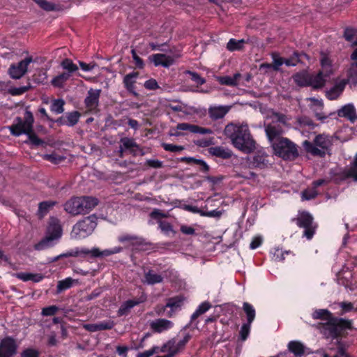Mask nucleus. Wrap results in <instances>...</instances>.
<instances>
[{"instance_id":"nucleus-1","label":"nucleus","mask_w":357,"mask_h":357,"mask_svg":"<svg viewBox=\"0 0 357 357\" xmlns=\"http://www.w3.org/2000/svg\"><path fill=\"white\" fill-rule=\"evenodd\" d=\"M225 135L233 146L245 153L252 152L256 146L247 123H229L225 128Z\"/></svg>"},{"instance_id":"nucleus-2","label":"nucleus","mask_w":357,"mask_h":357,"mask_svg":"<svg viewBox=\"0 0 357 357\" xmlns=\"http://www.w3.org/2000/svg\"><path fill=\"white\" fill-rule=\"evenodd\" d=\"M333 144V139L331 136L320 134L315 137L312 142L305 140L303 142L305 151L316 156L323 157L328 152Z\"/></svg>"},{"instance_id":"nucleus-3","label":"nucleus","mask_w":357,"mask_h":357,"mask_svg":"<svg viewBox=\"0 0 357 357\" xmlns=\"http://www.w3.org/2000/svg\"><path fill=\"white\" fill-rule=\"evenodd\" d=\"M62 236V229L59 221L52 218L47 228V236L40 242L34 245V249L38 251L46 250L54 246Z\"/></svg>"},{"instance_id":"nucleus-4","label":"nucleus","mask_w":357,"mask_h":357,"mask_svg":"<svg viewBox=\"0 0 357 357\" xmlns=\"http://www.w3.org/2000/svg\"><path fill=\"white\" fill-rule=\"evenodd\" d=\"M312 317L315 319H321L326 321L327 323L333 327L332 333L337 335L339 328H351L352 321L351 320L335 318L332 316V314L326 309H319L314 310L312 313Z\"/></svg>"},{"instance_id":"nucleus-5","label":"nucleus","mask_w":357,"mask_h":357,"mask_svg":"<svg viewBox=\"0 0 357 357\" xmlns=\"http://www.w3.org/2000/svg\"><path fill=\"white\" fill-rule=\"evenodd\" d=\"M97 226L96 218L89 216L77 222L73 227L70 236L73 239H83L91 235Z\"/></svg>"},{"instance_id":"nucleus-6","label":"nucleus","mask_w":357,"mask_h":357,"mask_svg":"<svg viewBox=\"0 0 357 357\" xmlns=\"http://www.w3.org/2000/svg\"><path fill=\"white\" fill-rule=\"evenodd\" d=\"M33 116L31 112L26 111L24 118L17 117L8 127L10 133L16 137L27 135L33 131Z\"/></svg>"},{"instance_id":"nucleus-7","label":"nucleus","mask_w":357,"mask_h":357,"mask_svg":"<svg viewBox=\"0 0 357 357\" xmlns=\"http://www.w3.org/2000/svg\"><path fill=\"white\" fill-rule=\"evenodd\" d=\"M272 146L275 153L284 159H290L298 155L294 144L287 138L276 140L273 142Z\"/></svg>"},{"instance_id":"nucleus-8","label":"nucleus","mask_w":357,"mask_h":357,"mask_svg":"<svg viewBox=\"0 0 357 357\" xmlns=\"http://www.w3.org/2000/svg\"><path fill=\"white\" fill-rule=\"evenodd\" d=\"M191 338V335L189 333H183L182 337L180 340L172 339L166 342L162 347H160V352H171L173 355H176L182 351L186 344Z\"/></svg>"},{"instance_id":"nucleus-9","label":"nucleus","mask_w":357,"mask_h":357,"mask_svg":"<svg viewBox=\"0 0 357 357\" xmlns=\"http://www.w3.org/2000/svg\"><path fill=\"white\" fill-rule=\"evenodd\" d=\"M298 225L305 229L303 236L308 240L313 237L317 226L314 224L313 218L309 213L301 212L298 214Z\"/></svg>"},{"instance_id":"nucleus-10","label":"nucleus","mask_w":357,"mask_h":357,"mask_svg":"<svg viewBox=\"0 0 357 357\" xmlns=\"http://www.w3.org/2000/svg\"><path fill=\"white\" fill-rule=\"evenodd\" d=\"M183 304V298L181 296L171 298L164 307H158L156 313L158 315L165 314L167 317H173L176 312L181 310Z\"/></svg>"},{"instance_id":"nucleus-11","label":"nucleus","mask_w":357,"mask_h":357,"mask_svg":"<svg viewBox=\"0 0 357 357\" xmlns=\"http://www.w3.org/2000/svg\"><path fill=\"white\" fill-rule=\"evenodd\" d=\"M33 61L31 56H27L17 64H12L8 73L13 79H20L27 72L29 65Z\"/></svg>"},{"instance_id":"nucleus-12","label":"nucleus","mask_w":357,"mask_h":357,"mask_svg":"<svg viewBox=\"0 0 357 357\" xmlns=\"http://www.w3.org/2000/svg\"><path fill=\"white\" fill-rule=\"evenodd\" d=\"M348 80L346 79H337L334 85L326 91V96L331 100L337 99L343 93Z\"/></svg>"},{"instance_id":"nucleus-13","label":"nucleus","mask_w":357,"mask_h":357,"mask_svg":"<svg viewBox=\"0 0 357 357\" xmlns=\"http://www.w3.org/2000/svg\"><path fill=\"white\" fill-rule=\"evenodd\" d=\"M17 350L15 341L11 337H6L0 342V357H12Z\"/></svg>"},{"instance_id":"nucleus-14","label":"nucleus","mask_w":357,"mask_h":357,"mask_svg":"<svg viewBox=\"0 0 357 357\" xmlns=\"http://www.w3.org/2000/svg\"><path fill=\"white\" fill-rule=\"evenodd\" d=\"M320 63L321 70L319 72H323V75L328 79H330L331 76L336 70L337 67L333 64L332 61L328 55L324 52L321 53Z\"/></svg>"},{"instance_id":"nucleus-15","label":"nucleus","mask_w":357,"mask_h":357,"mask_svg":"<svg viewBox=\"0 0 357 357\" xmlns=\"http://www.w3.org/2000/svg\"><path fill=\"white\" fill-rule=\"evenodd\" d=\"M174 325L172 321L165 319H158L150 323L151 328L155 333H164L170 330L174 327Z\"/></svg>"},{"instance_id":"nucleus-16","label":"nucleus","mask_w":357,"mask_h":357,"mask_svg":"<svg viewBox=\"0 0 357 357\" xmlns=\"http://www.w3.org/2000/svg\"><path fill=\"white\" fill-rule=\"evenodd\" d=\"M149 59L155 66L168 68L174 62V56L165 54H155L149 57Z\"/></svg>"},{"instance_id":"nucleus-17","label":"nucleus","mask_w":357,"mask_h":357,"mask_svg":"<svg viewBox=\"0 0 357 357\" xmlns=\"http://www.w3.org/2000/svg\"><path fill=\"white\" fill-rule=\"evenodd\" d=\"M118 241L123 244V248H132L142 243V239L136 236L124 234L118 237Z\"/></svg>"},{"instance_id":"nucleus-18","label":"nucleus","mask_w":357,"mask_h":357,"mask_svg":"<svg viewBox=\"0 0 357 357\" xmlns=\"http://www.w3.org/2000/svg\"><path fill=\"white\" fill-rule=\"evenodd\" d=\"M337 113L340 117L347 118L351 122H354L357 120L356 108L352 103H348L342 106L337 110Z\"/></svg>"},{"instance_id":"nucleus-19","label":"nucleus","mask_w":357,"mask_h":357,"mask_svg":"<svg viewBox=\"0 0 357 357\" xmlns=\"http://www.w3.org/2000/svg\"><path fill=\"white\" fill-rule=\"evenodd\" d=\"M64 209L73 215L82 214L79 197H73L66 202L64 204Z\"/></svg>"},{"instance_id":"nucleus-20","label":"nucleus","mask_w":357,"mask_h":357,"mask_svg":"<svg viewBox=\"0 0 357 357\" xmlns=\"http://www.w3.org/2000/svg\"><path fill=\"white\" fill-rule=\"evenodd\" d=\"M100 94V89H91L88 91V96L85 98V104L88 109L93 110L96 108L98 104V99Z\"/></svg>"},{"instance_id":"nucleus-21","label":"nucleus","mask_w":357,"mask_h":357,"mask_svg":"<svg viewBox=\"0 0 357 357\" xmlns=\"http://www.w3.org/2000/svg\"><path fill=\"white\" fill-rule=\"evenodd\" d=\"M282 132V128L276 123L269 124L266 128V135L271 144L279 139L283 138L280 137Z\"/></svg>"},{"instance_id":"nucleus-22","label":"nucleus","mask_w":357,"mask_h":357,"mask_svg":"<svg viewBox=\"0 0 357 357\" xmlns=\"http://www.w3.org/2000/svg\"><path fill=\"white\" fill-rule=\"evenodd\" d=\"M230 106L215 105L208 109L209 116L214 120L223 118L229 111Z\"/></svg>"},{"instance_id":"nucleus-23","label":"nucleus","mask_w":357,"mask_h":357,"mask_svg":"<svg viewBox=\"0 0 357 357\" xmlns=\"http://www.w3.org/2000/svg\"><path fill=\"white\" fill-rule=\"evenodd\" d=\"M79 201L82 214L89 213L98 204V200L93 197H80Z\"/></svg>"},{"instance_id":"nucleus-24","label":"nucleus","mask_w":357,"mask_h":357,"mask_svg":"<svg viewBox=\"0 0 357 357\" xmlns=\"http://www.w3.org/2000/svg\"><path fill=\"white\" fill-rule=\"evenodd\" d=\"M146 299V297L145 295L140 296L137 299H132V300H128L124 302L120 308L119 309L118 313L119 315H123L125 314L129 310L132 308L133 307L144 303Z\"/></svg>"},{"instance_id":"nucleus-25","label":"nucleus","mask_w":357,"mask_h":357,"mask_svg":"<svg viewBox=\"0 0 357 357\" xmlns=\"http://www.w3.org/2000/svg\"><path fill=\"white\" fill-rule=\"evenodd\" d=\"M123 250L121 246H115L111 249H105L100 250L98 248H93V257H105L110 255L117 254Z\"/></svg>"},{"instance_id":"nucleus-26","label":"nucleus","mask_w":357,"mask_h":357,"mask_svg":"<svg viewBox=\"0 0 357 357\" xmlns=\"http://www.w3.org/2000/svg\"><path fill=\"white\" fill-rule=\"evenodd\" d=\"M328 80L323 75V72H319L315 75H310V86L314 89L322 88Z\"/></svg>"},{"instance_id":"nucleus-27","label":"nucleus","mask_w":357,"mask_h":357,"mask_svg":"<svg viewBox=\"0 0 357 357\" xmlns=\"http://www.w3.org/2000/svg\"><path fill=\"white\" fill-rule=\"evenodd\" d=\"M208 151L211 155L223 159H227L231 156V151L222 146H211Z\"/></svg>"},{"instance_id":"nucleus-28","label":"nucleus","mask_w":357,"mask_h":357,"mask_svg":"<svg viewBox=\"0 0 357 357\" xmlns=\"http://www.w3.org/2000/svg\"><path fill=\"white\" fill-rule=\"evenodd\" d=\"M325 183L326 181L324 179H319L314 181L313 183V187L312 188L307 189L302 192V199L309 200L314 198L317 195L316 188Z\"/></svg>"},{"instance_id":"nucleus-29","label":"nucleus","mask_w":357,"mask_h":357,"mask_svg":"<svg viewBox=\"0 0 357 357\" xmlns=\"http://www.w3.org/2000/svg\"><path fill=\"white\" fill-rule=\"evenodd\" d=\"M241 75L240 73H236L234 76H222V77H217V80L223 85H227L229 86H235L238 84V80L241 78Z\"/></svg>"},{"instance_id":"nucleus-30","label":"nucleus","mask_w":357,"mask_h":357,"mask_svg":"<svg viewBox=\"0 0 357 357\" xmlns=\"http://www.w3.org/2000/svg\"><path fill=\"white\" fill-rule=\"evenodd\" d=\"M162 276L154 271L149 270L144 274V282L148 284H155L162 281Z\"/></svg>"},{"instance_id":"nucleus-31","label":"nucleus","mask_w":357,"mask_h":357,"mask_svg":"<svg viewBox=\"0 0 357 357\" xmlns=\"http://www.w3.org/2000/svg\"><path fill=\"white\" fill-rule=\"evenodd\" d=\"M15 276L24 282L33 281L38 282L43 278L40 274L25 272L17 273L15 274Z\"/></svg>"},{"instance_id":"nucleus-32","label":"nucleus","mask_w":357,"mask_h":357,"mask_svg":"<svg viewBox=\"0 0 357 357\" xmlns=\"http://www.w3.org/2000/svg\"><path fill=\"white\" fill-rule=\"evenodd\" d=\"M79 117L80 114L78 112H72L61 117L60 121L62 124L73 126L78 122Z\"/></svg>"},{"instance_id":"nucleus-33","label":"nucleus","mask_w":357,"mask_h":357,"mask_svg":"<svg viewBox=\"0 0 357 357\" xmlns=\"http://www.w3.org/2000/svg\"><path fill=\"white\" fill-rule=\"evenodd\" d=\"M293 79L298 86H310V74L306 72L296 74Z\"/></svg>"},{"instance_id":"nucleus-34","label":"nucleus","mask_w":357,"mask_h":357,"mask_svg":"<svg viewBox=\"0 0 357 357\" xmlns=\"http://www.w3.org/2000/svg\"><path fill=\"white\" fill-rule=\"evenodd\" d=\"M288 349L296 356H301L305 352V346L299 341L289 342Z\"/></svg>"},{"instance_id":"nucleus-35","label":"nucleus","mask_w":357,"mask_h":357,"mask_svg":"<svg viewBox=\"0 0 357 357\" xmlns=\"http://www.w3.org/2000/svg\"><path fill=\"white\" fill-rule=\"evenodd\" d=\"M71 75H69V73H67L66 72H63L57 76L54 77L51 83L54 86L56 87H62L64 84V83L70 79Z\"/></svg>"},{"instance_id":"nucleus-36","label":"nucleus","mask_w":357,"mask_h":357,"mask_svg":"<svg viewBox=\"0 0 357 357\" xmlns=\"http://www.w3.org/2000/svg\"><path fill=\"white\" fill-rule=\"evenodd\" d=\"M61 66L66 73H69L70 75L78 70V67L69 59H65L61 63Z\"/></svg>"},{"instance_id":"nucleus-37","label":"nucleus","mask_w":357,"mask_h":357,"mask_svg":"<svg viewBox=\"0 0 357 357\" xmlns=\"http://www.w3.org/2000/svg\"><path fill=\"white\" fill-rule=\"evenodd\" d=\"M243 308L247 316V323L252 324L255 318V310L254 307L250 303L245 302Z\"/></svg>"},{"instance_id":"nucleus-38","label":"nucleus","mask_w":357,"mask_h":357,"mask_svg":"<svg viewBox=\"0 0 357 357\" xmlns=\"http://www.w3.org/2000/svg\"><path fill=\"white\" fill-rule=\"evenodd\" d=\"M211 305L208 302H204L201 303L198 306L195 312L192 314L191 319L194 320L197 319L199 316L208 311L211 308Z\"/></svg>"},{"instance_id":"nucleus-39","label":"nucleus","mask_w":357,"mask_h":357,"mask_svg":"<svg viewBox=\"0 0 357 357\" xmlns=\"http://www.w3.org/2000/svg\"><path fill=\"white\" fill-rule=\"evenodd\" d=\"M75 282V280L71 278H67L63 280H60L57 284V291L61 292L66 289L70 288L73 285Z\"/></svg>"},{"instance_id":"nucleus-40","label":"nucleus","mask_w":357,"mask_h":357,"mask_svg":"<svg viewBox=\"0 0 357 357\" xmlns=\"http://www.w3.org/2000/svg\"><path fill=\"white\" fill-rule=\"evenodd\" d=\"M346 175L348 177L353 178L354 181H357V154L351 166L346 170Z\"/></svg>"},{"instance_id":"nucleus-41","label":"nucleus","mask_w":357,"mask_h":357,"mask_svg":"<svg viewBox=\"0 0 357 357\" xmlns=\"http://www.w3.org/2000/svg\"><path fill=\"white\" fill-rule=\"evenodd\" d=\"M245 43L244 40H235L230 39L227 45V48L229 51H236L239 50L242 48L243 43Z\"/></svg>"},{"instance_id":"nucleus-42","label":"nucleus","mask_w":357,"mask_h":357,"mask_svg":"<svg viewBox=\"0 0 357 357\" xmlns=\"http://www.w3.org/2000/svg\"><path fill=\"white\" fill-rule=\"evenodd\" d=\"M136 77V73H130L124 77L123 82L128 90L130 91L133 90Z\"/></svg>"},{"instance_id":"nucleus-43","label":"nucleus","mask_w":357,"mask_h":357,"mask_svg":"<svg viewBox=\"0 0 357 357\" xmlns=\"http://www.w3.org/2000/svg\"><path fill=\"white\" fill-rule=\"evenodd\" d=\"M64 101L63 100H55L51 105V111L59 114L63 112Z\"/></svg>"},{"instance_id":"nucleus-44","label":"nucleus","mask_w":357,"mask_h":357,"mask_svg":"<svg viewBox=\"0 0 357 357\" xmlns=\"http://www.w3.org/2000/svg\"><path fill=\"white\" fill-rule=\"evenodd\" d=\"M288 254L289 252L283 251L280 248H275L273 251H271L273 259L277 261H283L284 259V255Z\"/></svg>"},{"instance_id":"nucleus-45","label":"nucleus","mask_w":357,"mask_h":357,"mask_svg":"<svg viewBox=\"0 0 357 357\" xmlns=\"http://www.w3.org/2000/svg\"><path fill=\"white\" fill-rule=\"evenodd\" d=\"M344 37L347 40L351 41L354 45H357V31L347 29L344 32Z\"/></svg>"},{"instance_id":"nucleus-46","label":"nucleus","mask_w":357,"mask_h":357,"mask_svg":"<svg viewBox=\"0 0 357 357\" xmlns=\"http://www.w3.org/2000/svg\"><path fill=\"white\" fill-rule=\"evenodd\" d=\"M121 142L122 144V146L120 147L121 153L123 151V149H131L136 146L135 141L130 138L121 139Z\"/></svg>"},{"instance_id":"nucleus-47","label":"nucleus","mask_w":357,"mask_h":357,"mask_svg":"<svg viewBox=\"0 0 357 357\" xmlns=\"http://www.w3.org/2000/svg\"><path fill=\"white\" fill-rule=\"evenodd\" d=\"M252 163L256 167H262L267 163L266 157L264 154H258L253 158Z\"/></svg>"},{"instance_id":"nucleus-48","label":"nucleus","mask_w":357,"mask_h":357,"mask_svg":"<svg viewBox=\"0 0 357 357\" xmlns=\"http://www.w3.org/2000/svg\"><path fill=\"white\" fill-rule=\"evenodd\" d=\"M43 9L50 11L55 9L54 5L47 1L46 0H33Z\"/></svg>"},{"instance_id":"nucleus-49","label":"nucleus","mask_w":357,"mask_h":357,"mask_svg":"<svg viewBox=\"0 0 357 357\" xmlns=\"http://www.w3.org/2000/svg\"><path fill=\"white\" fill-rule=\"evenodd\" d=\"M162 146L165 151L174 153L181 152L184 149V147L182 146L175 145L172 144L164 143L162 144Z\"/></svg>"},{"instance_id":"nucleus-50","label":"nucleus","mask_w":357,"mask_h":357,"mask_svg":"<svg viewBox=\"0 0 357 357\" xmlns=\"http://www.w3.org/2000/svg\"><path fill=\"white\" fill-rule=\"evenodd\" d=\"M99 331L112 329L114 326V322L112 320H105L98 322Z\"/></svg>"},{"instance_id":"nucleus-51","label":"nucleus","mask_w":357,"mask_h":357,"mask_svg":"<svg viewBox=\"0 0 357 357\" xmlns=\"http://www.w3.org/2000/svg\"><path fill=\"white\" fill-rule=\"evenodd\" d=\"M44 158L54 163L58 164L64 160V157L59 155L56 153L47 154L44 156Z\"/></svg>"},{"instance_id":"nucleus-52","label":"nucleus","mask_w":357,"mask_h":357,"mask_svg":"<svg viewBox=\"0 0 357 357\" xmlns=\"http://www.w3.org/2000/svg\"><path fill=\"white\" fill-rule=\"evenodd\" d=\"M160 349L158 347H153L151 349L146 350L145 351H143L142 353H139L136 357H151L154 354L160 352Z\"/></svg>"},{"instance_id":"nucleus-53","label":"nucleus","mask_w":357,"mask_h":357,"mask_svg":"<svg viewBox=\"0 0 357 357\" xmlns=\"http://www.w3.org/2000/svg\"><path fill=\"white\" fill-rule=\"evenodd\" d=\"M308 101L310 102V107L314 111L316 110H321L323 107V102L321 100L315 99L314 98H310L307 99Z\"/></svg>"},{"instance_id":"nucleus-54","label":"nucleus","mask_w":357,"mask_h":357,"mask_svg":"<svg viewBox=\"0 0 357 357\" xmlns=\"http://www.w3.org/2000/svg\"><path fill=\"white\" fill-rule=\"evenodd\" d=\"M251 324L246 323L243 324L240 331V335L242 340H245L250 333Z\"/></svg>"},{"instance_id":"nucleus-55","label":"nucleus","mask_w":357,"mask_h":357,"mask_svg":"<svg viewBox=\"0 0 357 357\" xmlns=\"http://www.w3.org/2000/svg\"><path fill=\"white\" fill-rule=\"evenodd\" d=\"M176 129L180 130H187V131H189V132L193 133L194 131H195V129H196V128H195V125H192V124H190V123H178L176 126Z\"/></svg>"},{"instance_id":"nucleus-56","label":"nucleus","mask_w":357,"mask_h":357,"mask_svg":"<svg viewBox=\"0 0 357 357\" xmlns=\"http://www.w3.org/2000/svg\"><path fill=\"white\" fill-rule=\"evenodd\" d=\"M188 73L190 75L191 79L198 85H202L205 83L204 78L201 77L199 74L194 72L188 71Z\"/></svg>"},{"instance_id":"nucleus-57","label":"nucleus","mask_w":357,"mask_h":357,"mask_svg":"<svg viewBox=\"0 0 357 357\" xmlns=\"http://www.w3.org/2000/svg\"><path fill=\"white\" fill-rule=\"evenodd\" d=\"M28 136L29 142L34 146H40L43 144V142L33 132V130L29 134L26 135Z\"/></svg>"},{"instance_id":"nucleus-58","label":"nucleus","mask_w":357,"mask_h":357,"mask_svg":"<svg viewBox=\"0 0 357 357\" xmlns=\"http://www.w3.org/2000/svg\"><path fill=\"white\" fill-rule=\"evenodd\" d=\"M54 203L52 202H41L39 204V212H40V213L42 215H43L50 208H51L52 206H54Z\"/></svg>"},{"instance_id":"nucleus-59","label":"nucleus","mask_w":357,"mask_h":357,"mask_svg":"<svg viewBox=\"0 0 357 357\" xmlns=\"http://www.w3.org/2000/svg\"><path fill=\"white\" fill-rule=\"evenodd\" d=\"M58 311V307L55 305H51L44 307L42 310V314L43 316H52L54 315Z\"/></svg>"},{"instance_id":"nucleus-60","label":"nucleus","mask_w":357,"mask_h":357,"mask_svg":"<svg viewBox=\"0 0 357 357\" xmlns=\"http://www.w3.org/2000/svg\"><path fill=\"white\" fill-rule=\"evenodd\" d=\"M77 251V257L82 256V257H86L87 255H90L93 257V248L92 249H88L86 248H76Z\"/></svg>"},{"instance_id":"nucleus-61","label":"nucleus","mask_w":357,"mask_h":357,"mask_svg":"<svg viewBox=\"0 0 357 357\" xmlns=\"http://www.w3.org/2000/svg\"><path fill=\"white\" fill-rule=\"evenodd\" d=\"M38 352L33 349H26L22 354L21 357H38Z\"/></svg>"},{"instance_id":"nucleus-62","label":"nucleus","mask_w":357,"mask_h":357,"mask_svg":"<svg viewBox=\"0 0 357 357\" xmlns=\"http://www.w3.org/2000/svg\"><path fill=\"white\" fill-rule=\"evenodd\" d=\"M159 227L162 231L165 234H168L169 232L172 231V227L171 225L166 221H159Z\"/></svg>"},{"instance_id":"nucleus-63","label":"nucleus","mask_w":357,"mask_h":357,"mask_svg":"<svg viewBox=\"0 0 357 357\" xmlns=\"http://www.w3.org/2000/svg\"><path fill=\"white\" fill-rule=\"evenodd\" d=\"M144 87L149 90H154L159 88V86L154 79H150L145 82Z\"/></svg>"},{"instance_id":"nucleus-64","label":"nucleus","mask_w":357,"mask_h":357,"mask_svg":"<svg viewBox=\"0 0 357 357\" xmlns=\"http://www.w3.org/2000/svg\"><path fill=\"white\" fill-rule=\"evenodd\" d=\"M284 63V59L278 56H273V67L274 70H278L280 67Z\"/></svg>"}]
</instances>
